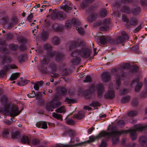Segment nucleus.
Masks as SVG:
<instances>
[{
  "label": "nucleus",
  "mask_w": 147,
  "mask_h": 147,
  "mask_svg": "<svg viewBox=\"0 0 147 147\" xmlns=\"http://www.w3.org/2000/svg\"><path fill=\"white\" fill-rule=\"evenodd\" d=\"M109 40V38L104 36H101L99 41L101 44H105Z\"/></svg>",
  "instance_id": "nucleus-9"
},
{
  "label": "nucleus",
  "mask_w": 147,
  "mask_h": 147,
  "mask_svg": "<svg viewBox=\"0 0 147 147\" xmlns=\"http://www.w3.org/2000/svg\"><path fill=\"white\" fill-rule=\"evenodd\" d=\"M76 30L78 31L79 33L81 34H83L84 33V31L83 29L81 27H76Z\"/></svg>",
  "instance_id": "nucleus-21"
},
{
  "label": "nucleus",
  "mask_w": 147,
  "mask_h": 147,
  "mask_svg": "<svg viewBox=\"0 0 147 147\" xmlns=\"http://www.w3.org/2000/svg\"><path fill=\"white\" fill-rule=\"evenodd\" d=\"M45 6H46V5H42V6L41 7L42 8H44V7H45Z\"/></svg>",
  "instance_id": "nucleus-63"
},
{
  "label": "nucleus",
  "mask_w": 147,
  "mask_h": 147,
  "mask_svg": "<svg viewBox=\"0 0 147 147\" xmlns=\"http://www.w3.org/2000/svg\"><path fill=\"white\" fill-rule=\"evenodd\" d=\"M90 105L92 107L99 106V103L97 102H94L91 103Z\"/></svg>",
  "instance_id": "nucleus-33"
},
{
  "label": "nucleus",
  "mask_w": 147,
  "mask_h": 147,
  "mask_svg": "<svg viewBox=\"0 0 147 147\" xmlns=\"http://www.w3.org/2000/svg\"><path fill=\"white\" fill-rule=\"evenodd\" d=\"M20 113L18 111V107L16 106H15L12 108L10 111L11 116H15L18 115Z\"/></svg>",
  "instance_id": "nucleus-6"
},
{
  "label": "nucleus",
  "mask_w": 147,
  "mask_h": 147,
  "mask_svg": "<svg viewBox=\"0 0 147 147\" xmlns=\"http://www.w3.org/2000/svg\"><path fill=\"white\" fill-rule=\"evenodd\" d=\"M144 82L145 85L146 86V89L147 90V82H146V78L144 79Z\"/></svg>",
  "instance_id": "nucleus-49"
},
{
  "label": "nucleus",
  "mask_w": 147,
  "mask_h": 147,
  "mask_svg": "<svg viewBox=\"0 0 147 147\" xmlns=\"http://www.w3.org/2000/svg\"><path fill=\"white\" fill-rule=\"evenodd\" d=\"M50 81H51V82H53L54 81V80H53V78H51V79H50Z\"/></svg>",
  "instance_id": "nucleus-60"
},
{
  "label": "nucleus",
  "mask_w": 147,
  "mask_h": 147,
  "mask_svg": "<svg viewBox=\"0 0 147 147\" xmlns=\"http://www.w3.org/2000/svg\"><path fill=\"white\" fill-rule=\"evenodd\" d=\"M105 97L106 98H112L114 96V93L113 89L110 88L109 90L107 93L106 94Z\"/></svg>",
  "instance_id": "nucleus-7"
},
{
  "label": "nucleus",
  "mask_w": 147,
  "mask_h": 147,
  "mask_svg": "<svg viewBox=\"0 0 147 147\" xmlns=\"http://www.w3.org/2000/svg\"><path fill=\"white\" fill-rule=\"evenodd\" d=\"M52 92V90L49 89V92L50 93H51Z\"/></svg>",
  "instance_id": "nucleus-61"
},
{
  "label": "nucleus",
  "mask_w": 147,
  "mask_h": 147,
  "mask_svg": "<svg viewBox=\"0 0 147 147\" xmlns=\"http://www.w3.org/2000/svg\"><path fill=\"white\" fill-rule=\"evenodd\" d=\"M41 123L42 122H39L37 123L36 124V126L38 128H41Z\"/></svg>",
  "instance_id": "nucleus-40"
},
{
  "label": "nucleus",
  "mask_w": 147,
  "mask_h": 147,
  "mask_svg": "<svg viewBox=\"0 0 147 147\" xmlns=\"http://www.w3.org/2000/svg\"><path fill=\"white\" fill-rule=\"evenodd\" d=\"M32 143L33 145H36L39 143V141L37 139H34L32 140Z\"/></svg>",
  "instance_id": "nucleus-23"
},
{
  "label": "nucleus",
  "mask_w": 147,
  "mask_h": 147,
  "mask_svg": "<svg viewBox=\"0 0 147 147\" xmlns=\"http://www.w3.org/2000/svg\"><path fill=\"white\" fill-rule=\"evenodd\" d=\"M27 96L29 98L32 97H34L33 95H32V94H27Z\"/></svg>",
  "instance_id": "nucleus-53"
},
{
  "label": "nucleus",
  "mask_w": 147,
  "mask_h": 147,
  "mask_svg": "<svg viewBox=\"0 0 147 147\" xmlns=\"http://www.w3.org/2000/svg\"><path fill=\"white\" fill-rule=\"evenodd\" d=\"M106 146L107 144L106 143L102 141L100 146V147H106Z\"/></svg>",
  "instance_id": "nucleus-39"
},
{
  "label": "nucleus",
  "mask_w": 147,
  "mask_h": 147,
  "mask_svg": "<svg viewBox=\"0 0 147 147\" xmlns=\"http://www.w3.org/2000/svg\"><path fill=\"white\" fill-rule=\"evenodd\" d=\"M120 78L121 79V77H118V76H115V79L114 80V81L115 82L117 85V86L115 87L116 89L118 88V87L120 85V81L119 79Z\"/></svg>",
  "instance_id": "nucleus-12"
},
{
  "label": "nucleus",
  "mask_w": 147,
  "mask_h": 147,
  "mask_svg": "<svg viewBox=\"0 0 147 147\" xmlns=\"http://www.w3.org/2000/svg\"><path fill=\"white\" fill-rule=\"evenodd\" d=\"M93 129L92 128H89L88 130V133L90 134V133H91Z\"/></svg>",
  "instance_id": "nucleus-52"
},
{
  "label": "nucleus",
  "mask_w": 147,
  "mask_h": 147,
  "mask_svg": "<svg viewBox=\"0 0 147 147\" xmlns=\"http://www.w3.org/2000/svg\"><path fill=\"white\" fill-rule=\"evenodd\" d=\"M133 21H135V22H136V19H135V18H132V19H131V23L132 24H135V23H132V22Z\"/></svg>",
  "instance_id": "nucleus-48"
},
{
  "label": "nucleus",
  "mask_w": 147,
  "mask_h": 147,
  "mask_svg": "<svg viewBox=\"0 0 147 147\" xmlns=\"http://www.w3.org/2000/svg\"><path fill=\"white\" fill-rule=\"evenodd\" d=\"M66 123L68 124L73 125L74 123V121L73 120L70 119L67 121Z\"/></svg>",
  "instance_id": "nucleus-31"
},
{
  "label": "nucleus",
  "mask_w": 147,
  "mask_h": 147,
  "mask_svg": "<svg viewBox=\"0 0 147 147\" xmlns=\"http://www.w3.org/2000/svg\"><path fill=\"white\" fill-rule=\"evenodd\" d=\"M9 134V131L8 129L5 130L3 132L2 135L4 137H6Z\"/></svg>",
  "instance_id": "nucleus-25"
},
{
  "label": "nucleus",
  "mask_w": 147,
  "mask_h": 147,
  "mask_svg": "<svg viewBox=\"0 0 147 147\" xmlns=\"http://www.w3.org/2000/svg\"><path fill=\"white\" fill-rule=\"evenodd\" d=\"M41 125V128L45 129L47 128V124L46 122L43 121H42Z\"/></svg>",
  "instance_id": "nucleus-29"
},
{
  "label": "nucleus",
  "mask_w": 147,
  "mask_h": 147,
  "mask_svg": "<svg viewBox=\"0 0 147 147\" xmlns=\"http://www.w3.org/2000/svg\"><path fill=\"white\" fill-rule=\"evenodd\" d=\"M103 13L104 14V15H102L103 16H105L106 13V10L105 9H104L103 11Z\"/></svg>",
  "instance_id": "nucleus-55"
},
{
  "label": "nucleus",
  "mask_w": 147,
  "mask_h": 147,
  "mask_svg": "<svg viewBox=\"0 0 147 147\" xmlns=\"http://www.w3.org/2000/svg\"><path fill=\"white\" fill-rule=\"evenodd\" d=\"M138 100H133L132 101V105L134 106H136L138 104Z\"/></svg>",
  "instance_id": "nucleus-38"
},
{
  "label": "nucleus",
  "mask_w": 147,
  "mask_h": 147,
  "mask_svg": "<svg viewBox=\"0 0 147 147\" xmlns=\"http://www.w3.org/2000/svg\"><path fill=\"white\" fill-rule=\"evenodd\" d=\"M146 128H147V125L145 126H142L140 124L135 125L134 128L129 129L131 139L132 140L136 139L137 138L136 131H142L144 130Z\"/></svg>",
  "instance_id": "nucleus-2"
},
{
  "label": "nucleus",
  "mask_w": 147,
  "mask_h": 147,
  "mask_svg": "<svg viewBox=\"0 0 147 147\" xmlns=\"http://www.w3.org/2000/svg\"><path fill=\"white\" fill-rule=\"evenodd\" d=\"M122 18L123 20L125 22H127L128 21V19L127 18V17L125 15H123L122 16Z\"/></svg>",
  "instance_id": "nucleus-36"
},
{
  "label": "nucleus",
  "mask_w": 147,
  "mask_h": 147,
  "mask_svg": "<svg viewBox=\"0 0 147 147\" xmlns=\"http://www.w3.org/2000/svg\"><path fill=\"white\" fill-rule=\"evenodd\" d=\"M145 112V113L147 114V108L146 109Z\"/></svg>",
  "instance_id": "nucleus-64"
},
{
  "label": "nucleus",
  "mask_w": 147,
  "mask_h": 147,
  "mask_svg": "<svg viewBox=\"0 0 147 147\" xmlns=\"http://www.w3.org/2000/svg\"><path fill=\"white\" fill-rule=\"evenodd\" d=\"M129 97L127 96L123 97L121 99V101L123 102H128L129 99Z\"/></svg>",
  "instance_id": "nucleus-22"
},
{
  "label": "nucleus",
  "mask_w": 147,
  "mask_h": 147,
  "mask_svg": "<svg viewBox=\"0 0 147 147\" xmlns=\"http://www.w3.org/2000/svg\"><path fill=\"white\" fill-rule=\"evenodd\" d=\"M127 131H118L117 130L112 131L111 133L103 131L101 132L98 135L96 136H91L89 137V140L82 142V144L89 143L90 142H93L96 140L99 139L102 137L107 136L109 138L111 137L113 144H117L119 142V136L121 134L127 133Z\"/></svg>",
  "instance_id": "nucleus-1"
},
{
  "label": "nucleus",
  "mask_w": 147,
  "mask_h": 147,
  "mask_svg": "<svg viewBox=\"0 0 147 147\" xmlns=\"http://www.w3.org/2000/svg\"><path fill=\"white\" fill-rule=\"evenodd\" d=\"M33 17V15L32 14H30L27 17V19L29 20H31Z\"/></svg>",
  "instance_id": "nucleus-44"
},
{
  "label": "nucleus",
  "mask_w": 147,
  "mask_h": 147,
  "mask_svg": "<svg viewBox=\"0 0 147 147\" xmlns=\"http://www.w3.org/2000/svg\"><path fill=\"white\" fill-rule=\"evenodd\" d=\"M92 80L91 77L90 76H87L86 79L84 80V82H90Z\"/></svg>",
  "instance_id": "nucleus-26"
},
{
  "label": "nucleus",
  "mask_w": 147,
  "mask_h": 147,
  "mask_svg": "<svg viewBox=\"0 0 147 147\" xmlns=\"http://www.w3.org/2000/svg\"><path fill=\"white\" fill-rule=\"evenodd\" d=\"M64 7H65V8L66 9H64V10H70L71 9L67 5L65 6Z\"/></svg>",
  "instance_id": "nucleus-50"
},
{
  "label": "nucleus",
  "mask_w": 147,
  "mask_h": 147,
  "mask_svg": "<svg viewBox=\"0 0 147 147\" xmlns=\"http://www.w3.org/2000/svg\"><path fill=\"white\" fill-rule=\"evenodd\" d=\"M127 142V140L125 138H123L122 139L121 144L124 146H126V142Z\"/></svg>",
  "instance_id": "nucleus-30"
},
{
  "label": "nucleus",
  "mask_w": 147,
  "mask_h": 147,
  "mask_svg": "<svg viewBox=\"0 0 147 147\" xmlns=\"http://www.w3.org/2000/svg\"><path fill=\"white\" fill-rule=\"evenodd\" d=\"M40 4H38L37 5H35L34 6V8H37L38 7H39L40 6Z\"/></svg>",
  "instance_id": "nucleus-54"
},
{
  "label": "nucleus",
  "mask_w": 147,
  "mask_h": 147,
  "mask_svg": "<svg viewBox=\"0 0 147 147\" xmlns=\"http://www.w3.org/2000/svg\"><path fill=\"white\" fill-rule=\"evenodd\" d=\"M139 81V79L138 78H136L133 80L131 82V85L132 86L134 84H136L138 83Z\"/></svg>",
  "instance_id": "nucleus-27"
},
{
  "label": "nucleus",
  "mask_w": 147,
  "mask_h": 147,
  "mask_svg": "<svg viewBox=\"0 0 147 147\" xmlns=\"http://www.w3.org/2000/svg\"><path fill=\"white\" fill-rule=\"evenodd\" d=\"M19 76V74L18 73H14L11 75L10 79L11 80H16Z\"/></svg>",
  "instance_id": "nucleus-17"
},
{
  "label": "nucleus",
  "mask_w": 147,
  "mask_h": 147,
  "mask_svg": "<svg viewBox=\"0 0 147 147\" xmlns=\"http://www.w3.org/2000/svg\"><path fill=\"white\" fill-rule=\"evenodd\" d=\"M67 134L70 136L71 138V140L72 141V137L74 136L75 134V133L74 131L71 129H69L67 131Z\"/></svg>",
  "instance_id": "nucleus-18"
},
{
  "label": "nucleus",
  "mask_w": 147,
  "mask_h": 147,
  "mask_svg": "<svg viewBox=\"0 0 147 147\" xmlns=\"http://www.w3.org/2000/svg\"><path fill=\"white\" fill-rule=\"evenodd\" d=\"M96 49H95V48L93 50V51H94V52L95 54L96 53Z\"/></svg>",
  "instance_id": "nucleus-57"
},
{
  "label": "nucleus",
  "mask_w": 147,
  "mask_h": 147,
  "mask_svg": "<svg viewBox=\"0 0 147 147\" xmlns=\"http://www.w3.org/2000/svg\"><path fill=\"white\" fill-rule=\"evenodd\" d=\"M141 26H139L138 28H136V30H137V29H138V30H139L141 28Z\"/></svg>",
  "instance_id": "nucleus-62"
},
{
  "label": "nucleus",
  "mask_w": 147,
  "mask_h": 147,
  "mask_svg": "<svg viewBox=\"0 0 147 147\" xmlns=\"http://www.w3.org/2000/svg\"><path fill=\"white\" fill-rule=\"evenodd\" d=\"M84 108L86 110H89L91 109V108L88 106H85Z\"/></svg>",
  "instance_id": "nucleus-46"
},
{
  "label": "nucleus",
  "mask_w": 147,
  "mask_h": 147,
  "mask_svg": "<svg viewBox=\"0 0 147 147\" xmlns=\"http://www.w3.org/2000/svg\"><path fill=\"white\" fill-rule=\"evenodd\" d=\"M4 123L7 125H9L11 124V122L9 120L5 119L4 121Z\"/></svg>",
  "instance_id": "nucleus-37"
},
{
  "label": "nucleus",
  "mask_w": 147,
  "mask_h": 147,
  "mask_svg": "<svg viewBox=\"0 0 147 147\" xmlns=\"http://www.w3.org/2000/svg\"><path fill=\"white\" fill-rule=\"evenodd\" d=\"M52 116L53 117L56 118L58 120H62V116L60 114H58L55 113H52Z\"/></svg>",
  "instance_id": "nucleus-15"
},
{
  "label": "nucleus",
  "mask_w": 147,
  "mask_h": 147,
  "mask_svg": "<svg viewBox=\"0 0 147 147\" xmlns=\"http://www.w3.org/2000/svg\"><path fill=\"white\" fill-rule=\"evenodd\" d=\"M42 84V82L41 81L36 82L34 84V87L35 90H38L39 89V86H41Z\"/></svg>",
  "instance_id": "nucleus-13"
},
{
  "label": "nucleus",
  "mask_w": 147,
  "mask_h": 147,
  "mask_svg": "<svg viewBox=\"0 0 147 147\" xmlns=\"http://www.w3.org/2000/svg\"><path fill=\"white\" fill-rule=\"evenodd\" d=\"M65 102L66 103H70L73 102V100L71 98H66L65 100Z\"/></svg>",
  "instance_id": "nucleus-32"
},
{
  "label": "nucleus",
  "mask_w": 147,
  "mask_h": 147,
  "mask_svg": "<svg viewBox=\"0 0 147 147\" xmlns=\"http://www.w3.org/2000/svg\"><path fill=\"white\" fill-rule=\"evenodd\" d=\"M137 113L136 111H132L128 113V115L130 116H134L137 115Z\"/></svg>",
  "instance_id": "nucleus-24"
},
{
  "label": "nucleus",
  "mask_w": 147,
  "mask_h": 147,
  "mask_svg": "<svg viewBox=\"0 0 147 147\" xmlns=\"http://www.w3.org/2000/svg\"><path fill=\"white\" fill-rule=\"evenodd\" d=\"M10 67L11 69H14L16 68V66L14 65H12L10 66Z\"/></svg>",
  "instance_id": "nucleus-47"
},
{
  "label": "nucleus",
  "mask_w": 147,
  "mask_h": 147,
  "mask_svg": "<svg viewBox=\"0 0 147 147\" xmlns=\"http://www.w3.org/2000/svg\"><path fill=\"white\" fill-rule=\"evenodd\" d=\"M106 116V115L105 114L103 115H100L99 116L100 118H101L103 117H105Z\"/></svg>",
  "instance_id": "nucleus-51"
},
{
  "label": "nucleus",
  "mask_w": 147,
  "mask_h": 147,
  "mask_svg": "<svg viewBox=\"0 0 147 147\" xmlns=\"http://www.w3.org/2000/svg\"><path fill=\"white\" fill-rule=\"evenodd\" d=\"M122 34L123 35L118 37L117 40V42L118 44L123 42L129 39V37L126 32H123Z\"/></svg>",
  "instance_id": "nucleus-5"
},
{
  "label": "nucleus",
  "mask_w": 147,
  "mask_h": 147,
  "mask_svg": "<svg viewBox=\"0 0 147 147\" xmlns=\"http://www.w3.org/2000/svg\"><path fill=\"white\" fill-rule=\"evenodd\" d=\"M4 60L5 62L8 63L10 62L11 59L9 58H5L4 59Z\"/></svg>",
  "instance_id": "nucleus-42"
},
{
  "label": "nucleus",
  "mask_w": 147,
  "mask_h": 147,
  "mask_svg": "<svg viewBox=\"0 0 147 147\" xmlns=\"http://www.w3.org/2000/svg\"><path fill=\"white\" fill-rule=\"evenodd\" d=\"M84 116V113L82 111L79 112L77 114L74 116V117L78 119H82Z\"/></svg>",
  "instance_id": "nucleus-11"
},
{
  "label": "nucleus",
  "mask_w": 147,
  "mask_h": 147,
  "mask_svg": "<svg viewBox=\"0 0 147 147\" xmlns=\"http://www.w3.org/2000/svg\"><path fill=\"white\" fill-rule=\"evenodd\" d=\"M41 65H44L45 64H47V63L46 61H45L44 59H43V61L41 62Z\"/></svg>",
  "instance_id": "nucleus-45"
},
{
  "label": "nucleus",
  "mask_w": 147,
  "mask_h": 147,
  "mask_svg": "<svg viewBox=\"0 0 147 147\" xmlns=\"http://www.w3.org/2000/svg\"><path fill=\"white\" fill-rule=\"evenodd\" d=\"M98 91H102L103 90V86L102 84H100L99 85L98 87Z\"/></svg>",
  "instance_id": "nucleus-41"
},
{
  "label": "nucleus",
  "mask_w": 147,
  "mask_h": 147,
  "mask_svg": "<svg viewBox=\"0 0 147 147\" xmlns=\"http://www.w3.org/2000/svg\"><path fill=\"white\" fill-rule=\"evenodd\" d=\"M61 95H65L66 92V90L64 88H61Z\"/></svg>",
  "instance_id": "nucleus-34"
},
{
  "label": "nucleus",
  "mask_w": 147,
  "mask_h": 147,
  "mask_svg": "<svg viewBox=\"0 0 147 147\" xmlns=\"http://www.w3.org/2000/svg\"><path fill=\"white\" fill-rule=\"evenodd\" d=\"M72 22L74 24L77 25H78L80 23L79 21L76 19H74Z\"/></svg>",
  "instance_id": "nucleus-35"
},
{
  "label": "nucleus",
  "mask_w": 147,
  "mask_h": 147,
  "mask_svg": "<svg viewBox=\"0 0 147 147\" xmlns=\"http://www.w3.org/2000/svg\"><path fill=\"white\" fill-rule=\"evenodd\" d=\"M32 95H33L34 96H35V92L34 91H32Z\"/></svg>",
  "instance_id": "nucleus-56"
},
{
  "label": "nucleus",
  "mask_w": 147,
  "mask_h": 147,
  "mask_svg": "<svg viewBox=\"0 0 147 147\" xmlns=\"http://www.w3.org/2000/svg\"><path fill=\"white\" fill-rule=\"evenodd\" d=\"M29 82V81L28 80H25L23 81H20V84H21L22 85H25L28 83Z\"/></svg>",
  "instance_id": "nucleus-28"
},
{
  "label": "nucleus",
  "mask_w": 147,
  "mask_h": 147,
  "mask_svg": "<svg viewBox=\"0 0 147 147\" xmlns=\"http://www.w3.org/2000/svg\"><path fill=\"white\" fill-rule=\"evenodd\" d=\"M124 123L123 121L122 120L119 121L117 123L118 125H123L124 124Z\"/></svg>",
  "instance_id": "nucleus-43"
},
{
  "label": "nucleus",
  "mask_w": 147,
  "mask_h": 147,
  "mask_svg": "<svg viewBox=\"0 0 147 147\" xmlns=\"http://www.w3.org/2000/svg\"><path fill=\"white\" fill-rule=\"evenodd\" d=\"M46 46L47 47H48L50 49L51 48V46L50 45H47Z\"/></svg>",
  "instance_id": "nucleus-59"
},
{
  "label": "nucleus",
  "mask_w": 147,
  "mask_h": 147,
  "mask_svg": "<svg viewBox=\"0 0 147 147\" xmlns=\"http://www.w3.org/2000/svg\"><path fill=\"white\" fill-rule=\"evenodd\" d=\"M21 141L22 143L30 144V141L29 139L26 135L22 136L21 137Z\"/></svg>",
  "instance_id": "nucleus-8"
},
{
  "label": "nucleus",
  "mask_w": 147,
  "mask_h": 147,
  "mask_svg": "<svg viewBox=\"0 0 147 147\" xmlns=\"http://www.w3.org/2000/svg\"><path fill=\"white\" fill-rule=\"evenodd\" d=\"M12 138L15 139H18L20 137L19 134L17 132L13 133L11 135Z\"/></svg>",
  "instance_id": "nucleus-20"
},
{
  "label": "nucleus",
  "mask_w": 147,
  "mask_h": 147,
  "mask_svg": "<svg viewBox=\"0 0 147 147\" xmlns=\"http://www.w3.org/2000/svg\"><path fill=\"white\" fill-rule=\"evenodd\" d=\"M61 103L59 101H57L55 103H54L53 101H51L49 104L46 105V108L49 111H52L53 109L59 107L61 105Z\"/></svg>",
  "instance_id": "nucleus-4"
},
{
  "label": "nucleus",
  "mask_w": 147,
  "mask_h": 147,
  "mask_svg": "<svg viewBox=\"0 0 147 147\" xmlns=\"http://www.w3.org/2000/svg\"><path fill=\"white\" fill-rule=\"evenodd\" d=\"M102 77L104 81L106 82L110 79V76L107 73H104L102 74Z\"/></svg>",
  "instance_id": "nucleus-14"
},
{
  "label": "nucleus",
  "mask_w": 147,
  "mask_h": 147,
  "mask_svg": "<svg viewBox=\"0 0 147 147\" xmlns=\"http://www.w3.org/2000/svg\"><path fill=\"white\" fill-rule=\"evenodd\" d=\"M66 109L65 107L63 106H61L58 109H57L55 110V111L57 113H64Z\"/></svg>",
  "instance_id": "nucleus-16"
},
{
  "label": "nucleus",
  "mask_w": 147,
  "mask_h": 147,
  "mask_svg": "<svg viewBox=\"0 0 147 147\" xmlns=\"http://www.w3.org/2000/svg\"><path fill=\"white\" fill-rule=\"evenodd\" d=\"M90 51L87 49H85L82 50L81 51L76 49L72 52L71 54V55L73 57H75L76 58H77V55L80 54L83 57L86 58L90 56Z\"/></svg>",
  "instance_id": "nucleus-3"
},
{
  "label": "nucleus",
  "mask_w": 147,
  "mask_h": 147,
  "mask_svg": "<svg viewBox=\"0 0 147 147\" xmlns=\"http://www.w3.org/2000/svg\"><path fill=\"white\" fill-rule=\"evenodd\" d=\"M139 142L141 145H143L147 142V137L142 136L141 137L139 140Z\"/></svg>",
  "instance_id": "nucleus-10"
},
{
  "label": "nucleus",
  "mask_w": 147,
  "mask_h": 147,
  "mask_svg": "<svg viewBox=\"0 0 147 147\" xmlns=\"http://www.w3.org/2000/svg\"><path fill=\"white\" fill-rule=\"evenodd\" d=\"M50 83L49 82H47L46 83V84L48 86L49 85H50Z\"/></svg>",
  "instance_id": "nucleus-58"
},
{
  "label": "nucleus",
  "mask_w": 147,
  "mask_h": 147,
  "mask_svg": "<svg viewBox=\"0 0 147 147\" xmlns=\"http://www.w3.org/2000/svg\"><path fill=\"white\" fill-rule=\"evenodd\" d=\"M143 86V83L142 82H140L138 83L135 88V90L136 92H138L139 91L142 86Z\"/></svg>",
  "instance_id": "nucleus-19"
}]
</instances>
